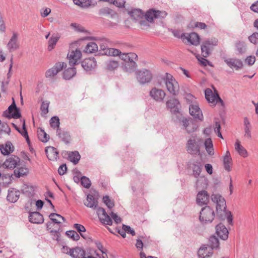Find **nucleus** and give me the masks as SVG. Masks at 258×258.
Returning a JSON list of instances; mask_svg holds the SVG:
<instances>
[{"instance_id": "f257e3e1", "label": "nucleus", "mask_w": 258, "mask_h": 258, "mask_svg": "<svg viewBox=\"0 0 258 258\" xmlns=\"http://www.w3.org/2000/svg\"><path fill=\"white\" fill-rule=\"evenodd\" d=\"M159 85L163 87L165 86L168 92L173 96L177 95L179 92V85L178 82L169 73H165L158 80Z\"/></svg>"}, {"instance_id": "f03ea898", "label": "nucleus", "mask_w": 258, "mask_h": 258, "mask_svg": "<svg viewBox=\"0 0 258 258\" xmlns=\"http://www.w3.org/2000/svg\"><path fill=\"white\" fill-rule=\"evenodd\" d=\"M49 217L54 223H48L47 224V229L50 231L51 234L53 236V238L58 241L60 236L59 228L57 227L56 229H54L53 227L55 225V224L62 223L65 219L62 216L56 213H51Z\"/></svg>"}, {"instance_id": "7ed1b4c3", "label": "nucleus", "mask_w": 258, "mask_h": 258, "mask_svg": "<svg viewBox=\"0 0 258 258\" xmlns=\"http://www.w3.org/2000/svg\"><path fill=\"white\" fill-rule=\"evenodd\" d=\"M98 44L100 46V51H101L102 54L116 56H118L121 51L120 50L114 48L108 47V43L109 41L106 38H100L96 39Z\"/></svg>"}, {"instance_id": "20e7f679", "label": "nucleus", "mask_w": 258, "mask_h": 258, "mask_svg": "<svg viewBox=\"0 0 258 258\" xmlns=\"http://www.w3.org/2000/svg\"><path fill=\"white\" fill-rule=\"evenodd\" d=\"M211 200L216 204V209L217 215L219 217L222 216L226 210V205L224 198L219 194H213Z\"/></svg>"}, {"instance_id": "39448f33", "label": "nucleus", "mask_w": 258, "mask_h": 258, "mask_svg": "<svg viewBox=\"0 0 258 258\" xmlns=\"http://www.w3.org/2000/svg\"><path fill=\"white\" fill-rule=\"evenodd\" d=\"M215 213L209 206L202 208L200 215V220L203 224L211 223L214 220Z\"/></svg>"}, {"instance_id": "423d86ee", "label": "nucleus", "mask_w": 258, "mask_h": 258, "mask_svg": "<svg viewBox=\"0 0 258 258\" xmlns=\"http://www.w3.org/2000/svg\"><path fill=\"white\" fill-rule=\"evenodd\" d=\"M205 97L212 106H215L218 102L223 104V101L220 98L216 90L213 92L211 89L208 88L205 91Z\"/></svg>"}, {"instance_id": "0eeeda50", "label": "nucleus", "mask_w": 258, "mask_h": 258, "mask_svg": "<svg viewBox=\"0 0 258 258\" xmlns=\"http://www.w3.org/2000/svg\"><path fill=\"white\" fill-rule=\"evenodd\" d=\"M202 141L200 139L193 137L189 139L186 144V150L191 154H196L200 152V144Z\"/></svg>"}, {"instance_id": "6e6552de", "label": "nucleus", "mask_w": 258, "mask_h": 258, "mask_svg": "<svg viewBox=\"0 0 258 258\" xmlns=\"http://www.w3.org/2000/svg\"><path fill=\"white\" fill-rule=\"evenodd\" d=\"M136 78L140 84H145L150 82L152 79L151 72L146 69H142L136 72Z\"/></svg>"}, {"instance_id": "1a4fd4ad", "label": "nucleus", "mask_w": 258, "mask_h": 258, "mask_svg": "<svg viewBox=\"0 0 258 258\" xmlns=\"http://www.w3.org/2000/svg\"><path fill=\"white\" fill-rule=\"evenodd\" d=\"M183 41L190 44L197 45L200 43V37L195 32L190 34H182L181 36Z\"/></svg>"}, {"instance_id": "9d476101", "label": "nucleus", "mask_w": 258, "mask_h": 258, "mask_svg": "<svg viewBox=\"0 0 258 258\" xmlns=\"http://www.w3.org/2000/svg\"><path fill=\"white\" fill-rule=\"evenodd\" d=\"M4 114L5 116L9 118H19L21 116V114L18 108L17 107L15 101L9 107L8 110H6Z\"/></svg>"}, {"instance_id": "9b49d317", "label": "nucleus", "mask_w": 258, "mask_h": 258, "mask_svg": "<svg viewBox=\"0 0 258 258\" xmlns=\"http://www.w3.org/2000/svg\"><path fill=\"white\" fill-rule=\"evenodd\" d=\"M189 110L190 114L194 118L200 121L203 120L204 116L202 111L197 103L191 104L189 106Z\"/></svg>"}, {"instance_id": "f8f14e48", "label": "nucleus", "mask_w": 258, "mask_h": 258, "mask_svg": "<svg viewBox=\"0 0 258 258\" xmlns=\"http://www.w3.org/2000/svg\"><path fill=\"white\" fill-rule=\"evenodd\" d=\"M166 15L167 13L164 11L151 10L146 13L145 17L148 22H152L154 18H164Z\"/></svg>"}, {"instance_id": "ddd939ff", "label": "nucleus", "mask_w": 258, "mask_h": 258, "mask_svg": "<svg viewBox=\"0 0 258 258\" xmlns=\"http://www.w3.org/2000/svg\"><path fill=\"white\" fill-rule=\"evenodd\" d=\"M99 218L101 222L105 225H111L112 221L110 216L106 213L105 210L103 208L99 207L97 211Z\"/></svg>"}, {"instance_id": "4468645a", "label": "nucleus", "mask_w": 258, "mask_h": 258, "mask_svg": "<svg viewBox=\"0 0 258 258\" xmlns=\"http://www.w3.org/2000/svg\"><path fill=\"white\" fill-rule=\"evenodd\" d=\"M81 51L78 49L70 50L68 54L69 63L72 65L76 64L78 61L81 58Z\"/></svg>"}, {"instance_id": "2eb2a0df", "label": "nucleus", "mask_w": 258, "mask_h": 258, "mask_svg": "<svg viewBox=\"0 0 258 258\" xmlns=\"http://www.w3.org/2000/svg\"><path fill=\"white\" fill-rule=\"evenodd\" d=\"M150 95L156 101H160L163 100L166 94L163 90L155 87L150 91Z\"/></svg>"}, {"instance_id": "dca6fc26", "label": "nucleus", "mask_w": 258, "mask_h": 258, "mask_svg": "<svg viewBox=\"0 0 258 258\" xmlns=\"http://www.w3.org/2000/svg\"><path fill=\"white\" fill-rule=\"evenodd\" d=\"M213 253L212 247L204 245L198 250V256L200 258H209Z\"/></svg>"}, {"instance_id": "f3484780", "label": "nucleus", "mask_w": 258, "mask_h": 258, "mask_svg": "<svg viewBox=\"0 0 258 258\" xmlns=\"http://www.w3.org/2000/svg\"><path fill=\"white\" fill-rule=\"evenodd\" d=\"M222 159L224 169L228 172L230 171L233 165V160L229 151L226 152L222 156Z\"/></svg>"}, {"instance_id": "a211bd4d", "label": "nucleus", "mask_w": 258, "mask_h": 258, "mask_svg": "<svg viewBox=\"0 0 258 258\" xmlns=\"http://www.w3.org/2000/svg\"><path fill=\"white\" fill-rule=\"evenodd\" d=\"M20 162L19 157L13 156L9 157L4 162L3 166L6 168L14 169Z\"/></svg>"}, {"instance_id": "6ab92c4d", "label": "nucleus", "mask_w": 258, "mask_h": 258, "mask_svg": "<svg viewBox=\"0 0 258 258\" xmlns=\"http://www.w3.org/2000/svg\"><path fill=\"white\" fill-rule=\"evenodd\" d=\"M209 195L207 191L202 190L199 191L197 196L196 201L200 206L206 205L209 202Z\"/></svg>"}, {"instance_id": "aec40b11", "label": "nucleus", "mask_w": 258, "mask_h": 258, "mask_svg": "<svg viewBox=\"0 0 258 258\" xmlns=\"http://www.w3.org/2000/svg\"><path fill=\"white\" fill-rule=\"evenodd\" d=\"M225 62L231 69L238 70L243 67V63L241 60L236 58H229L225 60Z\"/></svg>"}, {"instance_id": "412c9836", "label": "nucleus", "mask_w": 258, "mask_h": 258, "mask_svg": "<svg viewBox=\"0 0 258 258\" xmlns=\"http://www.w3.org/2000/svg\"><path fill=\"white\" fill-rule=\"evenodd\" d=\"M243 125L244 137L248 139H250L251 138L252 126L249 119L247 117H245L243 118Z\"/></svg>"}, {"instance_id": "4be33fe9", "label": "nucleus", "mask_w": 258, "mask_h": 258, "mask_svg": "<svg viewBox=\"0 0 258 258\" xmlns=\"http://www.w3.org/2000/svg\"><path fill=\"white\" fill-rule=\"evenodd\" d=\"M216 229V233L220 238L226 240L228 238V231L224 225L219 224L217 225Z\"/></svg>"}, {"instance_id": "5701e85b", "label": "nucleus", "mask_w": 258, "mask_h": 258, "mask_svg": "<svg viewBox=\"0 0 258 258\" xmlns=\"http://www.w3.org/2000/svg\"><path fill=\"white\" fill-rule=\"evenodd\" d=\"M7 47L10 51H13L19 48V44L18 40V36L16 33L13 34L7 44Z\"/></svg>"}, {"instance_id": "b1692460", "label": "nucleus", "mask_w": 258, "mask_h": 258, "mask_svg": "<svg viewBox=\"0 0 258 258\" xmlns=\"http://www.w3.org/2000/svg\"><path fill=\"white\" fill-rule=\"evenodd\" d=\"M183 125L188 133H191L195 131L198 125L192 119H184L182 120Z\"/></svg>"}, {"instance_id": "393cba45", "label": "nucleus", "mask_w": 258, "mask_h": 258, "mask_svg": "<svg viewBox=\"0 0 258 258\" xmlns=\"http://www.w3.org/2000/svg\"><path fill=\"white\" fill-rule=\"evenodd\" d=\"M120 58L124 61V63L137 60L138 55L133 52L123 53L121 52L118 55Z\"/></svg>"}, {"instance_id": "a878e982", "label": "nucleus", "mask_w": 258, "mask_h": 258, "mask_svg": "<svg viewBox=\"0 0 258 258\" xmlns=\"http://www.w3.org/2000/svg\"><path fill=\"white\" fill-rule=\"evenodd\" d=\"M29 221L33 223L40 224L43 222V216L39 212H32L29 216Z\"/></svg>"}, {"instance_id": "bb28decb", "label": "nucleus", "mask_w": 258, "mask_h": 258, "mask_svg": "<svg viewBox=\"0 0 258 258\" xmlns=\"http://www.w3.org/2000/svg\"><path fill=\"white\" fill-rule=\"evenodd\" d=\"M45 152L49 160L52 161L57 160L58 153L56 148L53 147H48L45 149Z\"/></svg>"}, {"instance_id": "cd10ccee", "label": "nucleus", "mask_w": 258, "mask_h": 258, "mask_svg": "<svg viewBox=\"0 0 258 258\" xmlns=\"http://www.w3.org/2000/svg\"><path fill=\"white\" fill-rule=\"evenodd\" d=\"M70 256L73 258H84L85 252L80 247H76L71 250Z\"/></svg>"}, {"instance_id": "c85d7f7f", "label": "nucleus", "mask_w": 258, "mask_h": 258, "mask_svg": "<svg viewBox=\"0 0 258 258\" xmlns=\"http://www.w3.org/2000/svg\"><path fill=\"white\" fill-rule=\"evenodd\" d=\"M234 148L240 156L244 158L248 156L247 150L241 145L240 142L238 140H236L235 143Z\"/></svg>"}, {"instance_id": "c756f323", "label": "nucleus", "mask_w": 258, "mask_h": 258, "mask_svg": "<svg viewBox=\"0 0 258 258\" xmlns=\"http://www.w3.org/2000/svg\"><path fill=\"white\" fill-rule=\"evenodd\" d=\"M20 192L16 189L9 190L7 200L12 203L16 202L19 198Z\"/></svg>"}, {"instance_id": "7c9ffc66", "label": "nucleus", "mask_w": 258, "mask_h": 258, "mask_svg": "<svg viewBox=\"0 0 258 258\" xmlns=\"http://www.w3.org/2000/svg\"><path fill=\"white\" fill-rule=\"evenodd\" d=\"M82 66L87 71H90L96 66L94 59H85L82 63Z\"/></svg>"}, {"instance_id": "2f4dec72", "label": "nucleus", "mask_w": 258, "mask_h": 258, "mask_svg": "<svg viewBox=\"0 0 258 258\" xmlns=\"http://www.w3.org/2000/svg\"><path fill=\"white\" fill-rule=\"evenodd\" d=\"M0 150L4 155H8L14 151V146L10 142H7L5 145L0 146Z\"/></svg>"}, {"instance_id": "473e14b6", "label": "nucleus", "mask_w": 258, "mask_h": 258, "mask_svg": "<svg viewBox=\"0 0 258 258\" xmlns=\"http://www.w3.org/2000/svg\"><path fill=\"white\" fill-rule=\"evenodd\" d=\"M84 204L88 207L95 209L98 205V201L92 195H89L87 196L86 201L84 202Z\"/></svg>"}, {"instance_id": "72a5a7b5", "label": "nucleus", "mask_w": 258, "mask_h": 258, "mask_svg": "<svg viewBox=\"0 0 258 258\" xmlns=\"http://www.w3.org/2000/svg\"><path fill=\"white\" fill-rule=\"evenodd\" d=\"M98 50V43L94 42H89L86 46L84 51L86 53H92Z\"/></svg>"}, {"instance_id": "f704fd0d", "label": "nucleus", "mask_w": 258, "mask_h": 258, "mask_svg": "<svg viewBox=\"0 0 258 258\" xmlns=\"http://www.w3.org/2000/svg\"><path fill=\"white\" fill-rule=\"evenodd\" d=\"M119 63L117 61L109 60L105 62V69L107 71L111 72L118 68Z\"/></svg>"}, {"instance_id": "c9c22d12", "label": "nucleus", "mask_w": 258, "mask_h": 258, "mask_svg": "<svg viewBox=\"0 0 258 258\" xmlns=\"http://www.w3.org/2000/svg\"><path fill=\"white\" fill-rule=\"evenodd\" d=\"M59 39V37L56 35H52L49 38L48 42L47 49L48 51H51L54 48L56 43Z\"/></svg>"}, {"instance_id": "e433bc0d", "label": "nucleus", "mask_w": 258, "mask_h": 258, "mask_svg": "<svg viewBox=\"0 0 258 258\" xmlns=\"http://www.w3.org/2000/svg\"><path fill=\"white\" fill-rule=\"evenodd\" d=\"M204 145L206 151L210 155H213L214 154L213 145L212 141L210 138L207 139L205 142Z\"/></svg>"}, {"instance_id": "4c0bfd02", "label": "nucleus", "mask_w": 258, "mask_h": 258, "mask_svg": "<svg viewBox=\"0 0 258 258\" xmlns=\"http://www.w3.org/2000/svg\"><path fill=\"white\" fill-rule=\"evenodd\" d=\"M69 160L75 164L78 163L80 159L81 156L77 151L71 152L68 154Z\"/></svg>"}, {"instance_id": "58836bf2", "label": "nucleus", "mask_w": 258, "mask_h": 258, "mask_svg": "<svg viewBox=\"0 0 258 258\" xmlns=\"http://www.w3.org/2000/svg\"><path fill=\"white\" fill-rule=\"evenodd\" d=\"M14 126H15V128L26 139L27 142L28 143H29L30 141L28 133L26 129L25 120H23L22 128L18 127L15 124H14Z\"/></svg>"}, {"instance_id": "ea45409f", "label": "nucleus", "mask_w": 258, "mask_h": 258, "mask_svg": "<svg viewBox=\"0 0 258 258\" xmlns=\"http://www.w3.org/2000/svg\"><path fill=\"white\" fill-rule=\"evenodd\" d=\"M136 60H134L133 61H131L127 63H124V70L126 72H134L137 66V64L136 62Z\"/></svg>"}, {"instance_id": "a19ab883", "label": "nucleus", "mask_w": 258, "mask_h": 258, "mask_svg": "<svg viewBox=\"0 0 258 258\" xmlns=\"http://www.w3.org/2000/svg\"><path fill=\"white\" fill-rule=\"evenodd\" d=\"M76 73L75 69L74 68H70L65 70L63 73V78L65 79L69 80L75 75Z\"/></svg>"}, {"instance_id": "79ce46f5", "label": "nucleus", "mask_w": 258, "mask_h": 258, "mask_svg": "<svg viewBox=\"0 0 258 258\" xmlns=\"http://www.w3.org/2000/svg\"><path fill=\"white\" fill-rule=\"evenodd\" d=\"M131 17L135 20H140L144 17L143 13L140 10H134L131 13Z\"/></svg>"}, {"instance_id": "37998d69", "label": "nucleus", "mask_w": 258, "mask_h": 258, "mask_svg": "<svg viewBox=\"0 0 258 258\" xmlns=\"http://www.w3.org/2000/svg\"><path fill=\"white\" fill-rule=\"evenodd\" d=\"M96 244L98 249V251H96V255L100 257L101 256L102 258H106L107 257V254L104 251L102 245L100 242H97Z\"/></svg>"}, {"instance_id": "c03bdc74", "label": "nucleus", "mask_w": 258, "mask_h": 258, "mask_svg": "<svg viewBox=\"0 0 258 258\" xmlns=\"http://www.w3.org/2000/svg\"><path fill=\"white\" fill-rule=\"evenodd\" d=\"M58 135L59 138H60L65 143H69L70 142L71 136L68 132L63 131L59 133Z\"/></svg>"}, {"instance_id": "a18cd8bd", "label": "nucleus", "mask_w": 258, "mask_h": 258, "mask_svg": "<svg viewBox=\"0 0 258 258\" xmlns=\"http://www.w3.org/2000/svg\"><path fill=\"white\" fill-rule=\"evenodd\" d=\"M206 45L208 46V48H209L210 50L213 49L214 46L217 45L218 40L215 39H211L210 40H208L203 42Z\"/></svg>"}, {"instance_id": "49530a36", "label": "nucleus", "mask_w": 258, "mask_h": 258, "mask_svg": "<svg viewBox=\"0 0 258 258\" xmlns=\"http://www.w3.org/2000/svg\"><path fill=\"white\" fill-rule=\"evenodd\" d=\"M103 201L109 209H111L114 206V201L107 196L103 197Z\"/></svg>"}, {"instance_id": "de8ad7c7", "label": "nucleus", "mask_w": 258, "mask_h": 258, "mask_svg": "<svg viewBox=\"0 0 258 258\" xmlns=\"http://www.w3.org/2000/svg\"><path fill=\"white\" fill-rule=\"evenodd\" d=\"M202 165L200 163L197 162L194 164L193 166V173L196 177L199 176L201 172Z\"/></svg>"}, {"instance_id": "09e8293b", "label": "nucleus", "mask_w": 258, "mask_h": 258, "mask_svg": "<svg viewBox=\"0 0 258 258\" xmlns=\"http://www.w3.org/2000/svg\"><path fill=\"white\" fill-rule=\"evenodd\" d=\"M38 136L39 140L43 142H47L49 139V136L42 130L38 131Z\"/></svg>"}, {"instance_id": "8fccbe9b", "label": "nucleus", "mask_w": 258, "mask_h": 258, "mask_svg": "<svg viewBox=\"0 0 258 258\" xmlns=\"http://www.w3.org/2000/svg\"><path fill=\"white\" fill-rule=\"evenodd\" d=\"M51 126L54 129H57L59 126V119L58 117L54 116L51 118L50 121Z\"/></svg>"}, {"instance_id": "3c124183", "label": "nucleus", "mask_w": 258, "mask_h": 258, "mask_svg": "<svg viewBox=\"0 0 258 258\" xmlns=\"http://www.w3.org/2000/svg\"><path fill=\"white\" fill-rule=\"evenodd\" d=\"M202 55L204 57H208L210 54L211 50L208 48V46L206 45L204 43L201 46Z\"/></svg>"}, {"instance_id": "603ef678", "label": "nucleus", "mask_w": 258, "mask_h": 258, "mask_svg": "<svg viewBox=\"0 0 258 258\" xmlns=\"http://www.w3.org/2000/svg\"><path fill=\"white\" fill-rule=\"evenodd\" d=\"M210 247L212 249L214 248H217L219 246V240L215 236H211L210 238Z\"/></svg>"}, {"instance_id": "864d4df0", "label": "nucleus", "mask_w": 258, "mask_h": 258, "mask_svg": "<svg viewBox=\"0 0 258 258\" xmlns=\"http://www.w3.org/2000/svg\"><path fill=\"white\" fill-rule=\"evenodd\" d=\"M49 102L45 101L42 103L41 111L42 115H46L48 112Z\"/></svg>"}, {"instance_id": "5fc2aeb1", "label": "nucleus", "mask_w": 258, "mask_h": 258, "mask_svg": "<svg viewBox=\"0 0 258 258\" xmlns=\"http://www.w3.org/2000/svg\"><path fill=\"white\" fill-rule=\"evenodd\" d=\"M66 234L74 240H78L80 238L79 235L73 230L67 231Z\"/></svg>"}, {"instance_id": "6e6d98bb", "label": "nucleus", "mask_w": 258, "mask_h": 258, "mask_svg": "<svg viewBox=\"0 0 258 258\" xmlns=\"http://www.w3.org/2000/svg\"><path fill=\"white\" fill-rule=\"evenodd\" d=\"M82 185L85 188H88L90 187L91 181L90 179L86 176H83L81 179Z\"/></svg>"}, {"instance_id": "4d7b16f0", "label": "nucleus", "mask_w": 258, "mask_h": 258, "mask_svg": "<svg viewBox=\"0 0 258 258\" xmlns=\"http://www.w3.org/2000/svg\"><path fill=\"white\" fill-rule=\"evenodd\" d=\"M71 27L73 28L76 31L79 32H85V28L81 25L77 24V23H72L71 24Z\"/></svg>"}, {"instance_id": "13d9d810", "label": "nucleus", "mask_w": 258, "mask_h": 258, "mask_svg": "<svg viewBox=\"0 0 258 258\" xmlns=\"http://www.w3.org/2000/svg\"><path fill=\"white\" fill-rule=\"evenodd\" d=\"M74 227L80 233V235L83 237L85 238V236L82 233V232H84L86 231V229L83 225L79 224H75L74 225Z\"/></svg>"}, {"instance_id": "bf43d9fd", "label": "nucleus", "mask_w": 258, "mask_h": 258, "mask_svg": "<svg viewBox=\"0 0 258 258\" xmlns=\"http://www.w3.org/2000/svg\"><path fill=\"white\" fill-rule=\"evenodd\" d=\"M178 104V101L175 99H171L167 101L166 105L167 107L170 108H173L176 106Z\"/></svg>"}, {"instance_id": "052dcab7", "label": "nucleus", "mask_w": 258, "mask_h": 258, "mask_svg": "<svg viewBox=\"0 0 258 258\" xmlns=\"http://www.w3.org/2000/svg\"><path fill=\"white\" fill-rule=\"evenodd\" d=\"M248 39L250 42L254 44L258 43V33H253L251 35L249 36Z\"/></svg>"}, {"instance_id": "680f3d73", "label": "nucleus", "mask_w": 258, "mask_h": 258, "mask_svg": "<svg viewBox=\"0 0 258 258\" xmlns=\"http://www.w3.org/2000/svg\"><path fill=\"white\" fill-rule=\"evenodd\" d=\"M14 172L16 175H17L19 177H20L25 175L27 172V169L26 168H21L16 169Z\"/></svg>"}, {"instance_id": "e2e57ef3", "label": "nucleus", "mask_w": 258, "mask_h": 258, "mask_svg": "<svg viewBox=\"0 0 258 258\" xmlns=\"http://www.w3.org/2000/svg\"><path fill=\"white\" fill-rule=\"evenodd\" d=\"M255 61V57L254 56H249L245 59V63L248 66H252Z\"/></svg>"}, {"instance_id": "0e129e2a", "label": "nucleus", "mask_w": 258, "mask_h": 258, "mask_svg": "<svg viewBox=\"0 0 258 258\" xmlns=\"http://www.w3.org/2000/svg\"><path fill=\"white\" fill-rule=\"evenodd\" d=\"M57 74V71H55V69L52 68L51 69L48 70L46 72V77H53Z\"/></svg>"}, {"instance_id": "69168bd1", "label": "nucleus", "mask_w": 258, "mask_h": 258, "mask_svg": "<svg viewBox=\"0 0 258 258\" xmlns=\"http://www.w3.org/2000/svg\"><path fill=\"white\" fill-rule=\"evenodd\" d=\"M122 229L125 232L130 233L133 236L135 235V231L133 229H132L129 226L123 225Z\"/></svg>"}, {"instance_id": "338daca9", "label": "nucleus", "mask_w": 258, "mask_h": 258, "mask_svg": "<svg viewBox=\"0 0 258 258\" xmlns=\"http://www.w3.org/2000/svg\"><path fill=\"white\" fill-rule=\"evenodd\" d=\"M81 7L88 8L91 5V0H81Z\"/></svg>"}, {"instance_id": "774afa93", "label": "nucleus", "mask_w": 258, "mask_h": 258, "mask_svg": "<svg viewBox=\"0 0 258 258\" xmlns=\"http://www.w3.org/2000/svg\"><path fill=\"white\" fill-rule=\"evenodd\" d=\"M112 4L119 8L124 7L125 2L123 0H114Z\"/></svg>"}]
</instances>
